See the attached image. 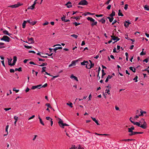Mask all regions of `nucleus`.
Instances as JSON below:
<instances>
[{
    "label": "nucleus",
    "mask_w": 149,
    "mask_h": 149,
    "mask_svg": "<svg viewBox=\"0 0 149 149\" xmlns=\"http://www.w3.org/2000/svg\"><path fill=\"white\" fill-rule=\"evenodd\" d=\"M87 19L88 20L90 21L91 22H93L91 24V25L92 26H93L94 25H96V24H97V22L95 21V19H93L92 18L90 17H88Z\"/></svg>",
    "instance_id": "nucleus-3"
},
{
    "label": "nucleus",
    "mask_w": 149,
    "mask_h": 149,
    "mask_svg": "<svg viewBox=\"0 0 149 149\" xmlns=\"http://www.w3.org/2000/svg\"><path fill=\"white\" fill-rule=\"evenodd\" d=\"M146 54V53L145 52H144L143 51H142V52H141L140 54V55H145Z\"/></svg>",
    "instance_id": "nucleus-58"
},
{
    "label": "nucleus",
    "mask_w": 149,
    "mask_h": 149,
    "mask_svg": "<svg viewBox=\"0 0 149 149\" xmlns=\"http://www.w3.org/2000/svg\"><path fill=\"white\" fill-rule=\"evenodd\" d=\"M91 95L90 94L88 96V100H91Z\"/></svg>",
    "instance_id": "nucleus-57"
},
{
    "label": "nucleus",
    "mask_w": 149,
    "mask_h": 149,
    "mask_svg": "<svg viewBox=\"0 0 149 149\" xmlns=\"http://www.w3.org/2000/svg\"><path fill=\"white\" fill-rule=\"evenodd\" d=\"M80 63L81 65H85L88 63V61H84L83 62H81Z\"/></svg>",
    "instance_id": "nucleus-17"
},
{
    "label": "nucleus",
    "mask_w": 149,
    "mask_h": 149,
    "mask_svg": "<svg viewBox=\"0 0 149 149\" xmlns=\"http://www.w3.org/2000/svg\"><path fill=\"white\" fill-rule=\"evenodd\" d=\"M107 17L108 19H109V21L110 22H111L113 21V17Z\"/></svg>",
    "instance_id": "nucleus-24"
},
{
    "label": "nucleus",
    "mask_w": 149,
    "mask_h": 149,
    "mask_svg": "<svg viewBox=\"0 0 149 149\" xmlns=\"http://www.w3.org/2000/svg\"><path fill=\"white\" fill-rule=\"evenodd\" d=\"M100 21L101 22L102 24H104L105 22V20L103 18H102Z\"/></svg>",
    "instance_id": "nucleus-34"
},
{
    "label": "nucleus",
    "mask_w": 149,
    "mask_h": 149,
    "mask_svg": "<svg viewBox=\"0 0 149 149\" xmlns=\"http://www.w3.org/2000/svg\"><path fill=\"white\" fill-rule=\"evenodd\" d=\"M94 63H91V64H90L88 65V69H91L92 68H93L94 66Z\"/></svg>",
    "instance_id": "nucleus-22"
},
{
    "label": "nucleus",
    "mask_w": 149,
    "mask_h": 149,
    "mask_svg": "<svg viewBox=\"0 0 149 149\" xmlns=\"http://www.w3.org/2000/svg\"><path fill=\"white\" fill-rule=\"evenodd\" d=\"M70 78L72 79H74V80H75L77 81H78V80L77 78L74 76L73 74H72L70 76Z\"/></svg>",
    "instance_id": "nucleus-11"
},
{
    "label": "nucleus",
    "mask_w": 149,
    "mask_h": 149,
    "mask_svg": "<svg viewBox=\"0 0 149 149\" xmlns=\"http://www.w3.org/2000/svg\"><path fill=\"white\" fill-rule=\"evenodd\" d=\"M39 61H45V60L44 59L40 58H38Z\"/></svg>",
    "instance_id": "nucleus-61"
},
{
    "label": "nucleus",
    "mask_w": 149,
    "mask_h": 149,
    "mask_svg": "<svg viewBox=\"0 0 149 149\" xmlns=\"http://www.w3.org/2000/svg\"><path fill=\"white\" fill-rule=\"evenodd\" d=\"M73 24H75V25L76 26H77L80 24V23H77V22H76L73 23Z\"/></svg>",
    "instance_id": "nucleus-49"
},
{
    "label": "nucleus",
    "mask_w": 149,
    "mask_h": 149,
    "mask_svg": "<svg viewBox=\"0 0 149 149\" xmlns=\"http://www.w3.org/2000/svg\"><path fill=\"white\" fill-rule=\"evenodd\" d=\"M102 78L103 76H104L106 74V73L104 72V70L103 69H102Z\"/></svg>",
    "instance_id": "nucleus-38"
},
{
    "label": "nucleus",
    "mask_w": 149,
    "mask_h": 149,
    "mask_svg": "<svg viewBox=\"0 0 149 149\" xmlns=\"http://www.w3.org/2000/svg\"><path fill=\"white\" fill-rule=\"evenodd\" d=\"M78 61L77 60H76L75 61H73L71 62V64L69 65V67H71L73 66H74L76 65V63Z\"/></svg>",
    "instance_id": "nucleus-8"
},
{
    "label": "nucleus",
    "mask_w": 149,
    "mask_h": 149,
    "mask_svg": "<svg viewBox=\"0 0 149 149\" xmlns=\"http://www.w3.org/2000/svg\"><path fill=\"white\" fill-rule=\"evenodd\" d=\"M38 118L39 119L40 123L42 125H44V124L43 122L42 121V119L41 118H40V116H39V117H38Z\"/></svg>",
    "instance_id": "nucleus-30"
},
{
    "label": "nucleus",
    "mask_w": 149,
    "mask_h": 149,
    "mask_svg": "<svg viewBox=\"0 0 149 149\" xmlns=\"http://www.w3.org/2000/svg\"><path fill=\"white\" fill-rule=\"evenodd\" d=\"M66 104L68 105L70 107L72 108V104L71 102H70V103H66Z\"/></svg>",
    "instance_id": "nucleus-36"
},
{
    "label": "nucleus",
    "mask_w": 149,
    "mask_h": 149,
    "mask_svg": "<svg viewBox=\"0 0 149 149\" xmlns=\"http://www.w3.org/2000/svg\"><path fill=\"white\" fill-rule=\"evenodd\" d=\"M71 36L74 38H77L78 37V36L75 34H72L71 35Z\"/></svg>",
    "instance_id": "nucleus-40"
},
{
    "label": "nucleus",
    "mask_w": 149,
    "mask_h": 149,
    "mask_svg": "<svg viewBox=\"0 0 149 149\" xmlns=\"http://www.w3.org/2000/svg\"><path fill=\"white\" fill-rule=\"evenodd\" d=\"M13 90L14 91H15L16 93H18L19 91L18 89L16 90L15 88H14L13 89Z\"/></svg>",
    "instance_id": "nucleus-44"
},
{
    "label": "nucleus",
    "mask_w": 149,
    "mask_h": 149,
    "mask_svg": "<svg viewBox=\"0 0 149 149\" xmlns=\"http://www.w3.org/2000/svg\"><path fill=\"white\" fill-rule=\"evenodd\" d=\"M130 24H131V23H130V22H127V21H126L125 22V24H124V26H125V27H126L127 28V27H128V26H129V25Z\"/></svg>",
    "instance_id": "nucleus-18"
},
{
    "label": "nucleus",
    "mask_w": 149,
    "mask_h": 149,
    "mask_svg": "<svg viewBox=\"0 0 149 149\" xmlns=\"http://www.w3.org/2000/svg\"><path fill=\"white\" fill-rule=\"evenodd\" d=\"M115 15V12L113 11L111 14L110 15V16L111 17H113Z\"/></svg>",
    "instance_id": "nucleus-31"
},
{
    "label": "nucleus",
    "mask_w": 149,
    "mask_h": 149,
    "mask_svg": "<svg viewBox=\"0 0 149 149\" xmlns=\"http://www.w3.org/2000/svg\"><path fill=\"white\" fill-rule=\"evenodd\" d=\"M147 71V72H148V73H149V68H146V69H144V70H142V71Z\"/></svg>",
    "instance_id": "nucleus-52"
},
{
    "label": "nucleus",
    "mask_w": 149,
    "mask_h": 149,
    "mask_svg": "<svg viewBox=\"0 0 149 149\" xmlns=\"http://www.w3.org/2000/svg\"><path fill=\"white\" fill-rule=\"evenodd\" d=\"M47 86V83H45V84L43 86H42V87H43V88H45V87H46V86Z\"/></svg>",
    "instance_id": "nucleus-64"
},
{
    "label": "nucleus",
    "mask_w": 149,
    "mask_h": 149,
    "mask_svg": "<svg viewBox=\"0 0 149 149\" xmlns=\"http://www.w3.org/2000/svg\"><path fill=\"white\" fill-rule=\"evenodd\" d=\"M125 39L128 40H132L131 39H130V38L128 37V36L127 35H125Z\"/></svg>",
    "instance_id": "nucleus-37"
},
{
    "label": "nucleus",
    "mask_w": 149,
    "mask_h": 149,
    "mask_svg": "<svg viewBox=\"0 0 149 149\" xmlns=\"http://www.w3.org/2000/svg\"><path fill=\"white\" fill-rule=\"evenodd\" d=\"M24 47L26 48L27 49H30L32 47L31 46H26V45H24Z\"/></svg>",
    "instance_id": "nucleus-47"
},
{
    "label": "nucleus",
    "mask_w": 149,
    "mask_h": 149,
    "mask_svg": "<svg viewBox=\"0 0 149 149\" xmlns=\"http://www.w3.org/2000/svg\"><path fill=\"white\" fill-rule=\"evenodd\" d=\"M0 40L1 41H3L6 42H9L11 40L10 38L6 35L3 36V37L0 38Z\"/></svg>",
    "instance_id": "nucleus-2"
},
{
    "label": "nucleus",
    "mask_w": 149,
    "mask_h": 149,
    "mask_svg": "<svg viewBox=\"0 0 149 149\" xmlns=\"http://www.w3.org/2000/svg\"><path fill=\"white\" fill-rule=\"evenodd\" d=\"M26 21L24 20L22 24V26L23 28H24L25 27L26 24Z\"/></svg>",
    "instance_id": "nucleus-25"
},
{
    "label": "nucleus",
    "mask_w": 149,
    "mask_h": 149,
    "mask_svg": "<svg viewBox=\"0 0 149 149\" xmlns=\"http://www.w3.org/2000/svg\"><path fill=\"white\" fill-rule=\"evenodd\" d=\"M123 141H132L133 140V139H123Z\"/></svg>",
    "instance_id": "nucleus-35"
},
{
    "label": "nucleus",
    "mask_w": 149,
    "mask_h": 149,
    "mask_svg": "<svg viewBox=\"0 0 149 149\" xmlns=\"http://www.w3.org/2000/svg\"><path fill=\"white\" fill-rule=\"evenodd\" d=\"M88 2L86 0H81L78 4L79 5H86L88 4Z\"/></svg>",
    "instance_id": "nucleus-6"
},
{
    "label": "nucleus",
    "mask_w": 149,
    "mask_h": 149,
    "mask_svg": "<svg viewBox=\"0 0 149 149\" xmlns=\"http://www.w3.org/2000/svg\"><path fill=\"white\" fill-rule=\"evenodd\" d=\"M139 122L140 123L142 124L141 125V128L146 129L147 127V123L144 119L142 118Z\"/></svg>",
    "instance_id": "nucleus-1"
},
{
    "label": "nucleus",
    "mask_w": 149,
    "mask_h": 149,
    "mask_svg": "<svg viewBox=\"0 0 149 149\" xmlns=\"http://www.w3.org/2000/svg\"><path fill=\"white\" fill-rule=\"evenodd\" d=\"M103 16V15L100 14V15H96L95 16L97 17H102Z\"/></svg>",
    "instance_id": "nucleus-48"
},
{
    "label": "nucleus",
    "mask_w": 149,
    "mask_h": 149,
    "mask_svg": "<svg viewBox=\"0 0 149 149\" xmlns=\"http://www.w3.org/2000/svg\"><path fill=\"white\" fill-rule=\"evenodd\" d=\"M15 70L16 71H18L19 72L21 71H22V68L21 67H19L18 68H16L15 69Z\"/></svg>",
    "instance_id": "nucleus-39"
},
{
    "label": "nucleus",
    "mask_w": 149,
    "mask_h": 149,
    "mask_svg": "<svg viewBox=\"0 0 149 149\" xmlns=\"http://www.w3.org/2000/svg\"><path fill=\"white\" fill-rule=\"evenodd\" d=\"M62 49V47H55L54 49V50H55V51H56L58 49Z\"/></svg>",
    "instance_id": "nucleus-28"
},
{
    "label": "nucleus",
    "mask_w": 149,
    "mask_h": 149,
    "mask_svg": "<svg viewBox=\"0 0 149 149\" xmlns=\"http://www.w3.org/2000/svg\"><path fill=\"white\" fill-rule=\"evenodd\" d=\"M91 118L94 121L95 123L97 125H99L100 124L98 123V121L97 120H96V118H93L92 117H91Z\"/></svg>",
    "instance_id": "nucleus-15"
},
{
    "label": "nucleus",
    "mask_w": 149,
    "mask_h": 149,
    "mask_svg": "<svg viewBox=\"0 0 149 149\" xmlns=\"http://www.w3.org/2000/svg\"><path fill=\"white\" fill-rule=\"evenodd\" d=\"M18 118V117L17 116H15L14 117V119L15 120V121L14 122V124H15V125H16V122H17V121Z\"/></svg>",
    "instance_id": "nucleus-26"
},
{
    "label": "nucleus",
    "mask_w": 149,
    "mask_h": 149,
    "mask_svg": "<svg viewBox=\"0 0 149 149\" xmlns=\"http://www.w3.org/2000/svg\"><path fill=\"white\" fill-rule=\"evenodd\" d=\"M77 149H84V148L81 146H79Z\"/></svg>",
    "instance_id": "nucleus-62"
},
{
    "label": "nucleus",
    "mask_w": 149,
    "mask_h": 149,
    "mask_svg": "<svg viewBox=\"0 0 149 149\" xmlns=\"http://www.w3.org/2000/svg\"><path fill=\"white\" fill-rule=\"evenodd\" d=\"M46 68V67H42V72H45V69Z\"/></svg>",
    "instance_id": "nucleus-45"
},
{
    "label": "nucleus",
    "mask_w": 149,
    "mask_h": 149,
    "mask_svg": "<svg viewBox=\"0 0 149 149\" xmlns=\"http://www.w3.org/2000/svg\"><path fill=\"white\" fill-rule=\"evenodd\" d=\"M10 72L11 73H13L15 72V70L13 69H10Z\"/></svg>",
    "instance_id": "nucleus-55"
},
{
    "label": "nucleus",
    "mask_w": 149,
    "mask_h": 149,
    "mask_svg": "<svg viewBox=\"0 0 149 149\" xmlns=\"http://www.w3.org/2000/svg\"><path fill=\"white\" fill-rule=\"evenodd\" d=\"M131 123H133L134 125H136L137 126H138V127H141V125L140 123V122H134L133 121H131Z\"/></svg>",
    "instance_id": "nucleus-9"
},
{
    "label": "nucleus",
    "mask_w": 149,
    "mask_h": 149,
    "mask_svg": "<svg viewBox=\"0 0 149 149\" xmlns=\"http://www.w3.org/2000/svg\"><path fill=\"white\" fill-rule=\"evenodd\" d=\"M94 14V13H91L90 12H87L86 13H84V14H83V15L86 16L87 15H93Z\"/></svg>",
    "instance_id": "nucleus-23"
},
{
    "label": "nucleus",
    "mask_w": 149,
    "mask_h": 149,
    "mask_svg": "<svg viewBox=\"0 0 149 149\" xmlns=\"http://www.w3.org/2000/svg\"><path fill=\"white\" fill-rule=\"evenodd\" d=\"M47 65V63H42V64L41 65H39V66H46Z\"/></svg>",
    "instance_id": "nucleus-46"
},
{
    "label": "nucleus",
    "mask_w": 149,
    "mask_h": 149,
    "mask_svg": "<svg viewBox=\"0 0 149 149\" xmlns=\"http://www.w3.org/2000/svg\"><path fill=\"white\" fill-rule=\"evenodd\" d=\"M138 132L133 131L132 133H130L129 135L130 136H131L135 134H138Z\"/></svg>",
    "instance_id": "nucleus-19"
},
{
    "label": "nucleus",
    "mask_w": 149,
    "mask_h": 149,
    "mask_svg": "<svg viewBox=\"0 0 149 149\" xmlns=\"http://www.w3.org/2000/svg\"><path fill=\"white\" fill-rule=\"evenodd\" d=\"M45 105L46 106H47V107H48L49 108H51V109L52 108V107H51L50 104H49V103H46L45 104Z\"/></svg>",
    "instance_id": "nucleus-41"
},
{
    "label": "nucleus",
    "mask_w": 149,
    "mask_h": 149,
    "mask_svg": "<svg viewBox=\"0 0 149 149\" xmlns=\"http://www.w3.org/2000/svg\"><path fill=\"white\" fill-rule=\"evenodd\" d=\"M59 125L61 127L63 128L65 126H68L69 125L66 123H63L62 120L61 119H59V120L58 122Z\"/></svg>",
    "instance_id": "nucleus-4"
},
{
    "label": "nucleus",
    "mask_w": 149,
    "mask_h": 149,
    "mask_svg": "<svg viewBox=\"0 0 149 149\" xmlns=\"http://www.w3.org/2000/svg\"><path fill=\"white\" fill-rule=\"evenodd\" d=\"M134 130V126H132L130 128H128V132L130 133H132L133 130Z\"/></svg>",
    "instance_id": "nucleus-10"
},
{
    "label": "nucleus",
    "mask_w": 149,
    "mask_h": 149,
    "mask_svg": "<svg viewBox=\"0 0 149 149\" xmlns=\"http://www.w3.org/2000/svg\"><path fill=\"white\" fill-rule=\"evenodd\" d=\"M77 149V148L75 147V146L74 145H72L70 149Z\"/></svg>",
    "instance_id": "nucleus-43"
},
{
    "label": "nucleus",
    "mask_w": 149,
    "mask_h": 149,
    "mask_svg": "<svg viewBox=\"0 0 149 149\" xmlns=\"http://www.w3.org/2000/svg\"><path fill=\"white\" fill-rule=\"evenodd\" d=\"M65 5L67 6V8H70L72 7V5H71V3L68 1L67 3L66 4H65Z\"/></svg>",
    "instance_id": "nucleus-13"
},
{
    "label": "nucleus",
    "mask_w": 149,
    "mask_h": 149,
    "mask_svg": "<svg viewBox=\"0 0 149 149\" xmlns=\"http://www.w3.org/2000/svg\"><path fill=\"white\" fill-rule=\"evenodd\" d=\"M65 19V17L64 15H63V17L61 18V20H62V21H64Z\"/></svg>",
    "instance_id": "nucleus-56"
},
{
    "label": "nucleus",
    "mask_w": 149,
    "mask_h": 149,
    "mask_svg": "<svg viewBox=\"0 0 149 149\" xmlns=\"http://www.w3.org/2000/svg\"><path fill=\"white\" fill-rule=\"evenodd\" d=\"M3 33L4 34L8 35L9 36H10V35H11V34L9 33L8 31L6 30L3 31Z\"/></svg>",
    "instance_id": "nucleus-16"
},
{
    "label": "nucleus",
    "mask_w": 149,
    "mask_h": 149,
    "mask_svg": "<svg viewBox=\"0 0 149 149\" xmlns=\"http://www.w3.org/2000/svg\"><path fill=\"white\" fill-rule=\"evenodd\" d=\"M129 68L130 70L132 71L133 72H135L136 69L135 68L133 69V68L132 67H130Z\"/></svg>",
    "instance_id": "nucleus-32"
},
{
    "label": "nucleus",
    "mask_w": 149,
    "mask_h": 149,
    "mask_svg": "<svg viewBox=\"0 0 149 149\" xmlns=\"http://www.w3.org/2000/svg\"><path fill=\"white\" fill-rule=\"evenodd\" d=\"M109 90L106 89L105 91V93H107L109 95L110 93H109Z\"/></svg>",
    "instance_id": "nucleus-53"
},
{
    "label": "nucleus",
    "mask_w": 149,
    "mask_h": 149,
    "mask_svg": "<svg viewBox=\"0 0 149 149\" xmlns=\"http://www.w3.org/2000/svg\"><path fill=\"white\" fill-rule=\"evenodd\" d=\"M140 116V114H138V115H136L135 117H134V118H135V119H137L138 118L139 116Z\"/></svg>",
    "instance_id": "nucleus-59"
},
{
    "label": "nucleus",
    "mask_w": 149,
    "mask_h": 149,
    "mask_svg": "<svg viewBox=\"0 0 149 149\" xmlns=\"http://www.w3.org/2000/svg\"><path fill=\"white\" fill-rule=\"evenodd\" d=\"M23 5L22 4H21L20 3L18 2L16 4L13 5H10V6H9L8 7H10L11 8H16L17 7H18L19 6H22Z\"/></svg>",
    "instance_id": "nucleus-5"
},
{
    "label": "nucleus",
    "mask_w": 149,
    "mask_h": 149,
    "mask_svg": "<svg viewBox=\"0 0 149 149\" xmlns=\"http://www.w3.org/2000/svg\"><path fill=\"white\" fill-rule=\"evenodd\" d=\"M35 7V6L34 5H32L31 6H30V7H29L27 9H31L33 10V9Z\"/></svg>",
    "instance_id": "nucleus-27"
},
{
    "label": "nucleus",
    "mask_w": 149,
    "mask_h": 149,
    "mask_svg": "<svg viewBox=\"0 0 149 149\" xmlns=\"http://www.w3.org/2000/svg\"><path fill=\"white\" fill-rule=\"evenodd\" d=\"M111 5H109L107 6V8L108 10H109L111 8Z\"/></svg>",
    "instance_id": "nucleus-60"
},
{
    "label": "nucleus",
    "mask_w": 149,
    "mask_h": 149,
    "mask_svg": "<svg viewBox=\"0 0 149 149\" xmlns=\"http://www.w3.org/2000/svg\"><path fill=\"white\" fill-rule=\"evenodd\" d=\"M121 10H118V15L119 16H123V14L120 12Z\"/></svg>",
    "instance_id": "nucleus-33"
},
{
    "label": "nucleus",
    "mask_w": 149,
    "mask_h": 149,
    "mask_svg": "<svg viewBox=\"0 0 149 149\" xmlns=\"http://www.w3.org/2000/svg\"><path fill=\"white\" fill-rule=\"evenodd\" d=\"M37 86H33L32 88V89H35L36 88H37Z\"/></svg>",
    "instance_id": "nucleus-51"
},
{
    "label": "nucleus",
    "mask_w": 149,
    "mask_h": 149,
    "mask_svg": "<svg viewBox=\"0 0 149 149\" xmlns=\"http://www.w3.org/2000/svg\"><path fill=\"white\" fill-rule=\"evenodd\" d=\"M17 60V58L16 56H15L13 57V63H12V65H11L12 66L14 65L15 63L16 62Z\"/></svg>",
    "instance_id": "nucleus-14"
},
{
    "label": "nucleus",
    "mask_w": 149,
    "mask_h": 149,
    "mask_svg": "<svg viewBox=\"0 0 149 149\" xmlns=\"http://www.w3.org/2000/svg\"><path fill=\"white\" fill-rule=\"evenodd\" d=\"M49 23L48 22L46 21L43 24V25L44 26L45 25L48 24Z\"/></svg>",
    "instance_id": "nucleus-63"
},
{
    "label": "nucleus",
    "mask_w": 149,
    "mask_h": 149,
    "mask_svg": "<svg viewBox=\"0 0 149 149\" xmlns=\"http://www.w3.org/2000/svg\"><path fill=\"white\" fill-rule=\"evenodd\" d=\"M128 5L127 4L125 5L124 8L125 10H127L128 8Z\"/></svg>",
    "instance_id": "nucleus-50"
},
{
    "label": "nucleus",
    "mask_w": 149,
    "mask_h": 149,
    "mask_svg": "<svg viewBox=\"0 0 149 149\" xmlns=\"http://www.w3.org/2000/svg\"><path fill=\"white\" fill-rule=\"evenodd\" d=\"M27 39H28V41L29 43V44H32L34 42V41L33 40V38H29V37H28Z\"/></svg>",
    "instance_id": "nucleus-7"
},
{
    "label": "nucleus",
    "mask_w": 149,
    "mask_h": 149,
    "mask_svg": "<svg viewBox=\"0 0 149 149\" xmlns=\"http://www.w3.org/2000/svg\"><path fill=\"white\" fill-rule=\"evenodd\" d=\"M8 65L11 66H12V65H12V63H10V62L12 60V59L11 58L10 59H9L8 58Z\"/></svg>",
    "instance_id": "nucleus-29"
},
{
    "label": "nucleus",
    "mask_w": 149,
    "mask_h": 149,
    "mask_svg": "<svg viewBox=\"0 0 149 149\" xmlns=\"http://www.w3.org/2000/svg\"><path fill=\"white\" fill-rule=\"evenodd\" d=\"M138 78V77H137V76H136L135 77L134 79H133V80H136L135 81V82H136L137 81V79Z\"/></svg>",
    "instance_id": "nucleus-54"
},
{
    "label": "nucleus",
    "mask_w": 149,
    "mask_h": 149,
    "mask_svg": "<svg viewBox=\"0 0 149 149\" xmlns=\"http://www.w3.org/2000/svg\"><path fill=\"white\" fill-rule=\"evenodd\" d=\"M140 113L141 114H140V116H143V114H145L146 113V111H143L141 109Z\"/></svg>",
    "instance_id": "nucleus-20"
},
{
    "label": "nucleus",
    "mask_w": 149,
    "mask_h": 149,
    "mask_svg": "<svg viewBox=\"0 0 149 149\" xmlns=\"http://www.w3.org/2000/svg\"><path fill=\"white\" fill-rule=\"evenodd\" d=\"M26 21V22H28L30 24H32V25H34L36 22H35L34 23L32 22L31 21V20L30 19L27 20Z\"/></svg>",
    "instance_id": "nucleus-21"
},
{
    "label": "nucleus",
    "mask_w": 149,
    "mask_h": 149,
    "mask_svg": "<svg viewBox=\"0 0 149 149\" xmlns=\"http://www.w3.org/2000/svg\"><path fill=\"white\" fill-rule=\"evenodd\" d=\"M111 37L112 38V39L113 40H116L115 42L118 41L120 40V39L118 37H116V36H111Z\"/></svg>",
    "instance_id": "nucleus-12"
},
{
    "label": "nucleus",
    "mask_w": 149,
    "mask_h": 149,
    "mask_svg": "<svg viewBox=\"0 0 149 149\" xmlns=\"http://www.w3.org/2000/svg\"><path fill=\"white\" fill-rule=\"evenodd\" d=\"M145 10H149V8H148V6L147 5H146L144 7Z\"/></svg>",
    "instance_id": "nucleus-42"
}]
</instances>
